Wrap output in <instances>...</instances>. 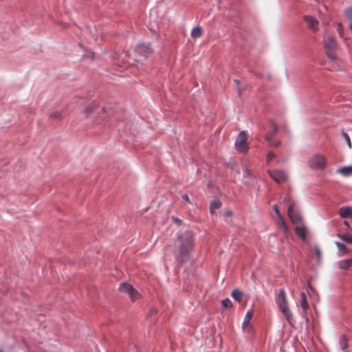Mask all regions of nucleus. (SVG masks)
<instances>
[{"mask_svg":"<svg viewBox=\"0 0 352 352\" xmlns=\"http://www.w3.org/2000/svg\"><path fill=\"white\" fill-rule=\"evenodd\" d=\"M193 246L194 239L190 232L184 231L178 233L177 243L174 252L176 260L179 263L187 261Z\"/></svg>","mask_w":352,"mask_h":352,"instance_id":"obj_1","label":"nucleus"},{"mask_svg":"<svg viewBox=\"0 0 352 352\" xmlns=\"http://www.w3.org/2000/svg\"><path fill=\"white\" fill-rule=\"evenodd\" d=\"M324 47L327 56L332 61V67L341 70L345 67L344 61L337 58L335 51L338 48L337 43L333 37L329 36L324 41Z\"/></svg>","mask_w":352,"mask_h":352,"instance_id":"obj_2","label":"nucleus"},{"mask_svg":"<svg viewBox=\"0 0 352 352\" xmlns=\"http://www.w3.org/2000/svg\"><path fill=\"white\" fill-rule=\"evenodd\" d=\"M276 302L278 305V307L281 312L285 316L286 320L290 323L292 318V314L288 307L286 294L284 289H281L280 291L276 298Z\"/></svg>","mask_w":352,"mask_h":352,"instance_id":"obj_3","label":"nucleus"},{"mask_svg":"<svg viewBox=\"0 0 352 352\" xmlns=\"http://www.w3.org/2000/svg\"><path fill=\"white\" fill-rule=\"evenodd\" d=\"M309 167L313 169H323L326 166V160L324 155H315L308 161Z\"/></svg>","mask_w":352,"mask_h":352,"instance_id":"obj_4","label":"nucleus"},{"mask_svg":"<svg viewBox=\"0 0 352 352\" xmlns=\"http://www.w3.org/2000/svg\"><path fill=\"white\" fill-rule=\"evenodd\" d=\"M248 135L245 131H241L235 141V146L239 152H247L248 146L247 144Z\"/></svg>","mask_w":352,"mask_h":352,"instance_id":"obj_5","label":"nucleus"},{"mask_svg":"<svg viewBox=\"0 0 352 352\" xmlns=\"http://www.w3.org/2000/svg\"><path fill=\"white\" fill-rule=\"evenodd\" d=\"M267 173L270 177L278 184H282L287 179V175L283 170H269Z\"/></svg>","mask_w":352,"mask_h":352,"instance_id":"obj_6","label":"nucleus"},{"mask_svg":"<svg viewBox=\"0 0 352 352\" xmlns=\"http://www.w3.org/2000/svg\"><path fill=\"white\" fill-rule=\"evenodd\" d=\"M119 289L121 292L129 294L132 300H135L139 295L138 292L133 287V286L126 283H122L120 285Z\"/></svg>","mask_w":352,"mask_h":352,"instance_id":"obj_7","label":"nucleus"},{"mask_svg":"<svg viewBox=\"0 0 352 352\" xmlns=\"http://www.w3.org/2000/svg\"><path fill=\"white\" fill-rule=\"evenodd\" d=\"M287 212L289 217L294 223H298L301 221L302 217L299 212L295 209L294 204H289Z\"/></svg>","mask_w":352,"mask_h":352,"instance_id":"obj_8","label":"nucleus"},{"mask_svg":"<svg viewBox=\"0 0 352 352\" xmlns=\"http://www.w3.org/2000/svg\"><path fill=\"white\" fill-rule=\"evenodd\" d=\"M135 51L136 53L144 56L145 57L148 56L153 53V50L149 44H140L136 46Z\"/></svg>","mask_w":352,"mask_h":352,"instance_id":"obj_9","label":"nucleus"},{"mask_svg":"<svg viewBox=\"0 0 352 352\" xmlns=\"http://www.w3.org/2000/svg\"><path fill=\"white\" fill-rule=\"evenodd\" d=\"M253 317V313L252 311H248L244 321L243 322L242 329L244 332L250 333L252 331V325L250 324V320Z\"/></svg>","mask_w":352,"mask_h":352,"instance_id":"obj_10","label":"nucleus"},{"mask_svg":"<svg viewBox=\"0 0 352 352\" xmlns=\"http://www.w3.org/2000/svg\"><path fill=\"white\" fill-rule=\"evenodd\" d=\"M304 19L307 23L309 28L314 32L318 30V21L316 18L310 16H305Z\"/></svg>","mask_w":352,"mask_h":352,"instance_id":"obj_11","label":"nucleus"},{"mask_svg":"<svg viewBox=\"0 0 352 352\" xmlns=\"http://www.w3.org/2000/svg\"><path fill=\"white\" fill-rule=\"evenodd\" d=\"M296 236L302 241H305L307 235V229L304 226H299L295 228Z\"/></svg>","mask_w":352,"mask_h":352,"instance_id":"obj_12","label":"nucleus"},{"mask_svg":"<svg viewBox=\"0 0 352 352\" xmlns=\"http://www.w3.org/2000/svg\"><path fill=\"white\" fill-rule=\"evenodd\" d=\"M339 214L342 218L352 217V208L351 207H342L339 210Z\"/></svg>","mask_w":352,"mask_h":352,"instance_id":"obj_13","label":"nucleus"},{"mask_svg":"<svg viewBox=\"0 0 352 352\" xmlns=\"http://www.w3.org/2000/svg\"><path fill=\"white\" fill-rule=\"evenodd\" d=\"M338 266L340 269L347 270L350 267H352V258L340 261Z\"/></svg>","mask_w":352,"mask_h":352,"instance_id":"obj_14","label":"nucleus"},{"mask_svg":"<svg viewBox=\"0 0 352 352\" xmlns=\"http://www.w3.org/2000/svg\"><path fill=\"white\" fill-rule=\"evenodd\" d=\"M300 307L305 311L309 307L306 294L304 292H302L300 294Z\"/></svg>","mask_w":352,"mask_h":352,"instance_id":"obj_15","label":"nucleus"},{"mask_svg":"<svg viewBox=\"0 0 352 352\" xmlns=\"http://www.w3.org/2000/svg\"><path fill=\"white\" fill-rule=\"evenodd\" d=\"M338 172L344 176H349L352 174V166H344L338 169Z\"/></svg>","mask_w":352,"mask_h":352,"instance_id":"obj_16","label":"nucleus"},{"mask_svg":"<svg viewBox=\"0 0 352 352\" xmlns=\"http://www.w3.org/2000/svg\"><path fill=\"white\" fill-rule=\"evenodd\" d=\"M221 206V202L218 199L212 200L210 204V210L211 213H213L215 210L219 208Z\"/></svg>","mask_w":352,"mask_h":352,"instance_id":"obj_17","label":"nucleus"},{"mask_svg":"<svg viewBox=\"0 0 352 352\" xmlns=\"http://www.w3.org/2000/svg\"><path fill=\"white\" fill-rule=\"evenodd\" d=\"M336 246L338 247V250H339V252H340V256H344L345 254H347L348 252V249L346 248V246L340 243V242H336Z\"/></svg>","mask_w":352,"mask_h":352,"instance_id":"obj_18","label":"nucleus"},{"mask_svg":"<svg viewBox=\"0 0 352 352\" xmlns=\"http://www.w3.org/2000/svg\"><path fill=\"white\" fill-rule=\"evenodd\" d=\"M339 345L342 350H345L348 347V340L345 336L342 335L340 337Z\"/></svg>","mask_w":352,"mask_h":352,"instance_id":"obj_19","label":"nucleus"},{"mask_svg":"<svg viewBox=\"0 0 352 352\" xmlns=\"http://www.w3.org/2000/svg\"><path fill=\"white\" fill-rule=\"evenodd\" d=\"M190 35L195 38H199L202 35L201 28L199 26L194 28L191 31Z\"/></svg>","mask_w":352,"mask_h":352,"instance_id":"obj_20","label":"nucleus"},{"mask_svg":"<svg viewBox=\"0 0 352 352\" xmlns=\"http://www.w3.org/2000/svg\"><path fill=\"white\" fill-rule=\"evenodd\" d=\"M96 111H97L96 109V106L93 103L89 104L85 109V112L86 114H87V116H89V114L94 116V114L98 113Z\"/></svg>","mask_w":352,"mask_h":352,"instance_id":"obj_21","label":"nucleus"},{"mask_svg":"<svg viewBox=\"0 0 352 352\" xmlns=\"http://www.w3.org/2000/svg\"><path fill=\"white\" fill-rule=\"evenodd\" d=\"M278 227L284 233L286 234L287 232L288 228L283 217H280V218H278Z\"/></svg>","mask_w":352,"mask_h":352,"instance_id":"obj_22","label":"nucleus"},{"mask_svg":"<svg viewBox=\"0 0 352 352\" xmlns=\"http://www.w3.org/2000/svg\"><path fill=\"white\" fill-rule=\"evenodd\" d=\"M231 296L234 300L240 302L242 298L243 293L238 289H234L231 294Z\"/></svg>","mask_w":352,"mask_h":352,"instance_id":"obj_23","label":"nucleus"},{"mask_svg":"<svg viewBox=\"0 0 352 352\" xmlns=\"http://www.w3.org/2000/svg\"><path fill=\"white\" fill-rule=\"evenodd\" d=\"M337 236L340 239L344 241V242H346L347 243H352V236L351 235H349L348 234H338Z\"/></svg>","mask_w":352,"mask_h":352,"instance_id":"obj_24","label":"nucleus"},{"mask_svg":"<svg viewBox=\"0 0 352 352\" xmlns=\"http://www.w3.org/2000/svg\"><path fill=\"white\" fill-rule=\"evenodd\" d=\"M277 131V127L276 126L274 125V131L272 133H268L265 135V140L268 142H270L271 144H273L272 143H271V141L273 138V136L276 133Z\"/></svg>","mask_w":352,"mask_h":352,"instance_id":"obj_25","label":"nucleus"},{"mask_svg":"<svg viewBox=\"0 0 352 352\" xmlns=\"http://www.w3.org/2000/svg\"><path fill=\"white\" fill-rule=\"evenodd\" d=\"M50 118L55 120H60L62 119V113L58 111H54L50 116Z\"/></svg>","mask_w":352,"mask_h":352,"instance_id":"obj_26","label":"nucleus"},{"mask_svg":"<svg viewBox=\"0 0 352 352\" xmlns=\"http://www.w3.org/2000/svg\"><path fill=\"white\" fill-rule=\"evenodd\" d=\"M249 167H250V166L248 163H245L242 166L243 174L246 176H250L251 175V172H250Z\"/></svg>","mask_w":352,"mask_h":352,"instance_id":"obj_27","label":"nucleus"},{"mask_svg":"<svg viewBox=\"0 0 352 352\" xmlns=\"http://www.w3.org/2000/svg\"><path fill=\"white\" fill-rule=\"evenodd\" d=\"M222 305L224 308L228 309L232 307V303L229 298H226L221 301Z\"/></svg>","mask_w":352,"mask_h":352,"instance_id":"obj_28","label":"nucleus"},{"mask_svg":"<svg viewBox=\"0 0 352 352\" xmlns=\"http://www.w3.org/2000/svg\"><path fill=\"white\" fill-rule=\"evenodd\" d=\"M342 135L344 138L346 142L347 143L349 147L351 148V142L349 135L344 131L342 132Z\"/></svg>","mask_w":352,"mask_h":352,"instance_id":"obj_29","label":"nucleus"},{"mask_svg":"<svg viewBox=\"0 0 352 352\" xmlns=\"http://www.w3.org/2000/svg\"><path fill=\"white\" fill-rule=\"evenodd\" d=\"M337 31L341 38H344V28L341 23L337 25Z\"/></svg>","mask_w":352,"mask_h":352,"instance_id":"obj_30","label":"nucleus"},{"mask_svg":"<svg viewBox=\"0 0 352 352\" xmlns=\"http://www.w3.org/2000/svg\"><path fill=\"white\" fill-rule=\"evenodd\" d=\"M345 16L347 19H349L350 21H352V8H350L349 9H346L345 10Z\"/></svg>","mask_w":352,"mask_h":352,"instance_id":"obj_31","label":"nucleus"},{"mask_svg":"<svg viewBox=\"0 0 352 352\" xmlns=\"http://www.w3.org/2000/svg\"><path fill=\"white\" fill-rule=\"evenodd\" d=\"M275 154L273 152H269L267 155V162H270L275 157Z\"/></svg>","mask_w":352,"mask_h":352,"instance_id":"obj_32","label":"nucleus"},{"mask_svg":"<svg viewBox=\"0 0 352 352\" xmlns=\"http://www.w3.org/2000/svg\"><path fill=\"white\" fill-rule=\"evenodd\" d=\"M86 57L90 58L91 60H94V53L93 52H87L85 54Z\"/></svg>","mask_w":352,"mask_h":352,"instance_id":"obj_33","label":"nucleus"},{"mask_svg":"<svg viewBox=\"0 0 352 352\" xmlns=\"http://www.w3.org/2000/svg\"><path fill=\"white\" fill-rule=\"evenodd\" d=\"M274 212L276 214L278 218H280V217H282L276 205L274 206Z\"/></svg>","mask_w":352,"mask_h":352,"instance_id":"obj_34","label":"nucleus"},{"mask_svg":"<svg viewBox=\"0 0 352 352\" xmlns=\"http://www.w3.org/2000/svg\"><path fill=\"white\" fill-rule=\"evenodd\" d=\"M315 252H316V255L318 256V260H320V256H321V252H320V250L318 247H316L315 248Z\"/></svg>","mask_w":352,"mask_h":352,"instance_id":"obj_35","label":"nucleus"},{"mask_svg":"<svg viewBox=\"0 0 352 352\" xmlns=\"http://www.w3.org/2000/svg\"><path fill=\"white\" fill-rule=\"evenodd\" d=\"M182 197L184 201H189V197L186 194L183 195Z\"/></svg>","mask_w":352,"mask_h":352,"instance_id":"obj_36","label":"nucleus"},{"mask_svg":"<svg viewBox=\"0 0 352 352\" xmlns=\"http://www.w3.org/2000/svg\"><path fill=\"white\" fill-rule=\"evenodd\" d=\"M234 82L235 83L236 85H238L239 83V81L238 80H236V79H234Z\"/></svg>","mask_w":352,"mask_h":352,"instance_id":"obj_37","label":"nucleus"},{"mask_svg":"<svg viewBox=\"0 0 352 352\" xmlns=\"http://www.w3.org/2000/svg\"><path fill=\"white\" fill-rule=\"evenodd\" d=\"M344 223L345 225H346L347 226H349V223H348V222H347L346 221H344Z\"/></svg>","mask_w":352,"mask_h":352,"instance_id":"obj_38","label":"nucleus"},{"mask_svg":"<svg viewBox=\"0 0 352 352\" xmlns=\"http://www.w3.org/2000/svg\"><path fill=\"white\" fill-rule=\"evenodd\" d=\"M238 90H239V94H240V93H241V91H243V89L238 88Z\"/></svg>","mask_w":352,"mask_h":352,"instance_id":"obj_39","label":"nucleus"},{"mask_svg":"<svg viewBox=\"0 0 352 352\" xmlns=\"http://www.w3.org/2000/svg\"><path fill=\"white\" fill-rule=\"evenodd\" d=\"M279 144L278 142H277L276 144H274L275 146H277Z\"/></svg>","mask_w":352,"mask_h":352,"instance_id":"obj_40","label":"nucleus"},{"mask_svg":"<svg viewBox=\"0 0 352 352\" xmlns=\"http://www.w3.org/2000/svg\"><path fill=\"white\" fill-rule=\"evenodd\" d=\"M100 111H104V108L101 109Z\"/></svg>","mask_w":352,"mask_h":352,"instance_id":"obj_41","label":"nucleus"},{"mask_svg":"<svg viewBox=\"0 0 352 352\" xmlns=\"http://www.w3.org/2000/svg\"><path fill=\"white\" fill-rule=\"evenodd\" d=\"M0 352H3L2 351H0Z\"/></svg>","mask_w":352,"mask_h":352,"instance_id":"obj_42","label":"nucleus"}]
</instances>
